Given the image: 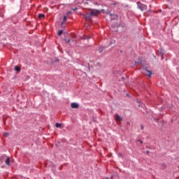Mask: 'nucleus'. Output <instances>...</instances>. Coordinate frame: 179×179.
Wrapping results in <instances>:
<instances>
[{"mask_svg":"<svg viewBox=\"0 0 179 179\" xmlns=\"http://www.w3.org/2000/svg\"><path fill=\"white\" fill-rule=\"evenodd\" d=\"M83 5L85 6V9H90L92 0H83Z\"/></svg>","mask_w":179,"mask_h":179,"instance_id":"obj_1","label":"nucleus"},{"mask_svg":"<svg viewBox=\"0 0 179 179\" xmlns=\"http://www.w3.org/2000/svg\"><path fill=\"white\" fill-rule=\"evenodd\" d=\"M137 5H138V9H141L142 12L143 10H146V9H148V6H146L145 4H143L141 2H138Z\"/></svg>","mask_w":179,"mask_h":179,"instance_id":"obj_2","label":"nucleus"},{"mask_svg":"<svg viewBox=\"0 0 179 179\" xmlns=\"http://www.w3.org/2000/svg\"><path fill=\"white\" fill-rule=\"evenodd\" d=\"M91 16H97V15H99V13H100L99 10H97L96 9H92L91 12L90 13Z\"/></svg>","mask_w":179,"mask_h":179,"instance_id":"obj_3","label":"nucleus"},{"mask_svg":"<svg viewBox=\"0 0 179 179\" xmlns=\"http://www.w3.org/2000/svg\"><path fill=\"white\" fill-rule=\"evenodd\" d=\"M144 71H146L147 76H148L149 78H150V76H152V71L148 70V67H145Z\"/></svg>","mask_w":179,"mask_h":179,"instance_id":"obj_4","label":"nucleus"},{"mask_svg":"<svg viewBox=\"0 0 179 179\" xmlns=\"http://www.w3.org/2000/svg\"><path fill=\"white\" fill-rule=\"evenodd\" d=\"M85 17L86 19V20H92V15L90 13H87L85 15Z\"/></svg>","mask_w":179,"mask_h":179,"instance_id":"obj_5","label":"nucleus"},{"mask_svg":"<svg viewBox=\"0 0 179 179\" xmlns=\"http://www.w3.org/2000/svg\"><path fill=\"white\" fill-rule=\"evenodd\" d=\"M110 17L111 20H115V19H117V17H118V15L117 14H110Z\"/></svg>","mask_w":179,"mask_h":179,"instance_id":"obj_6","label":"nucleus"},{"mask_svg":"<svg viewBox=\"0 0 179 179\" xmlns=\"http://www.w3.org/2000/svg\"><path fill=\"white\" fill-rule=\"evenodd\" d=\"M71 108H79V104L76 103H71Z\"/></svg>","mask_w":179,"mask_h":179,"instance_id":"obj_7","label":"nucleus"},{"mask_svg":"<svg viewBox=\"0 0 179 179\" xmlns=\"http://www.w3.org/2000/svg\"><path fill=\"white\" fill-rule=\"evenodd\" d=\"M115 121H122V117L120 115L117 114L115 117Z\"/></svg>","mask_w":179,"mask_h":179,"instance_id":"obj_8","label":"nucleus"},{"mask_svg":"<svg viewBox=\"0 0 179 179\" xmlns=\"http://www.w3.org/2000/svg\"><path fill=\"white\" fill-rule=\"evenodd\" d=\"M7 166H9L10 164V158L9 157H7L5 162Z\"/></svg>","mask_w":179,"mask_h":179,"instance_id":"obj_9","label":"nucleus"},{"mask_svg":"<svg viewBox=\"0 0 179 179\" xmlns=\"http://www.w3.org/2000/svg\"><path fill=\"white\" fill-rule=\"evenodd\" d=\"M55 127L56 128H62V124L61 123H56Z\"/></svg>","mask_w":179,"mask_h":179,"instance_id":"obj_10","label":"nucleus"},{"mask_svg":"<svg viewBox=\"0 0 179 179\" xmlns=\"http://www.w3.org/2000/svg\"><path fill=\"white\" fill-rule=\"evenodd\" d=\"M15 71L16 72H20V67H19L18 66H15Z\"/></svg>","mask_w":179,"mask_h":179,"instance_id":"obj_11","label":"nucleus"},{"mask_svg":"<svg viewBox=\"0 0 179 179\" xmlns=\"http://www.w3.org/2000/svg\"><path fill=\"white\" fill-rule=\"evenodd\" d=\"M45 17V15L44 14H38V17L40 19H43V17Z\"/></svg>","mask_w":179,"mask_h":179,"instance_id":"obj_12","label":"nucleus"},{"mask_svg":"<svg viewBox=\"0 0 179 179\" xmlns=\"http://www.w3.org/2000/svg\"><path fill=\"white\" fill-rule=\"evenodd\" d=\"M66 22V16H64L63 21L62 22V24H64Z\"/></svg>","mask_w":179,"mask_h":179,"instance_id":"obj_13","label":"nucleus"},{"mask_svg":"<svg viewBox=\"0 0 179 179\" xmlns=\"http://www.w3.org/2000/svg\"><path fill=\"white\" fill-rule=\"evenodd\" d=\"M64 40H65L66 43H67L68 44H69V43H71L70 38H65Z\"/></svg>","mask_w":179,"mask_h":179,"instance_id":"obj_14","label":"nucleus"},{"mask_svg":"<svg viewBox=\"0 0 179 179\" xmlns=\"http://www.w3.org/2000/svg\"><path fill=\"white\" fill-rule=\"evenodd\" d=\"M62 33H64V31H63V30H59V31H58L57 35H58V36H61V34H62Z\"/></svg>","mask_w":179,"mask_h":179,"instance_id":"obj_15","label":"nucleus"},{"mask_svg":"<svg viewBox=\"0 0 179 179\" xmlns=\"http://www.w3.org/2000/svg\"><path fill=\"white\" fill-rule=\"evenodd\" d=\"M103 48H99V51L100 53L103 52Z\"/></svg>","mask_w":179,"mask_h":179,"instance_id":"obj_16","label":"nucleus"},{"mask_svg":"<svg viewBox=\"0 0 179 179\" xmlns=\"http://www.w3.org/2000/svg\"><path fill=\"white\" fill-rule=\"evenodd\" d=\"M3 135L4 136H9V133L8 132L3 133Z\"/></svg>","mask_w":179,"mask_h":179,"instance_id":"obj_17","label":"nucleus"},{"mask_svg":"<svg viewBox=\"0 0 179 179\" xmlns=\"http://www.w3.org/2000/svg\"><path fill=\"white\" fill-rule=\"evenodd\" d=\"M71 13H72V11H69V12L67 13V15H71Z\"/></svg>","mask_w":179,"mask_h":179,"instance_id":"obj_18","label":"nucleus"},{"mask_svg":"<svg viewBox=\"0 0 179 179\" xmlns=\"http://www.w3.org/2000/svg\"><path fill=\"white\" fill-rule=\"evenodd\" d=\"M146 153H147V155H149V153H150V152L149 150H146Z\"/></svg>","mask_w":179,"mask_h":179,"instance_id":"obj_19","label":"nucleus"},{"mask_svg":"<svg viewBox=\"0 0 179 179\" xmlns=\"http://www.w3.org/2000/svg\"><path fill=\"white\" fill-rule=\"evenodd\" d=\"M72 10H78V8H72Z\"/></svg>","mask_w":179,"mask_h":179,"instance_id":"obj_20","label":"nucleus"},{"mask_svg":"<svg viewBox=\"0 0 179 179\" xmlns=\"http://www.w3.org/2000/svg\"><path fill=\"white\" fill-rule=\"evenodd\" d=\"M138 141L141 143H143V142L141 140H138Z\"/></svg>","mask_w":179,"mask_h":179,"instance_id":"obj_21","label":"nucleus"},{"mask_svg":"<svg viewBox=\"0 0 179 179\" xmlns=\"http://www.w3.org/2000/svg\"><path fill=\"white\" fill-rule=\"evenodd\" d=\"M141 129H143V125H141Z\"/></svg>","mask_w":179,"mask_h":179,"instance_id":"obj_22","label":"nucleus"},{"mask_svg":"<svg viewBox=\"0 0 179 179\" xmlns=\"http://www.w3.org/2000/svg\"><path fill=\"white\" fill-rule=\"evenodd\" d=\"M124 78H122V80H124Z\"/></svg>","mask_w":179,"mask_h":179,"instance_id":"obj_23","label":"nucleus"}]
</instances>
